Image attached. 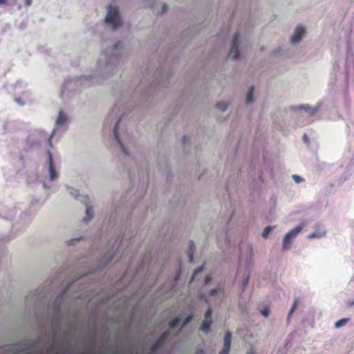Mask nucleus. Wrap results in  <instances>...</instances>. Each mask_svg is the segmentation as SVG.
Instances as JSON below:
<instances>
[{
	"instance_id": "4",
	"label": "nucleus",
	"mask_w": 354,
	"mask_h": 354,
	"mask_svg": "<svg viewBox=\"0 0 354 354\" xmlns=\"http://www.w3.org/2000/svg\"><path fill=\"white\" fill-rule=\"evenodd\" d=\"M65 188L67 194L71 198L80 201L85 205L86 216L84 217L82 222L87 223L93 218L95 214L93 202L87 195L80 194L79 189L68 185H66Z\"/></svg>"
},
{
	"instance_id": "11",
	"label": "nucleus",
	"mask_w": 354,
	"mask_h": 354,
	"mask_svg": "<svg viewBox=\"0 0 354 354\" xmlns=\"http://www.w3.org/2000/svg\"><path fill=\"white\" fill-rule=\"evenodd\" d=\"M322 106V102H319L316 105L311 106L308 104L298 105L293 107L296 111L304 110L309 116H313Z\"/></svg>"
},
{
	"instance_id": "20",
	"label": "nucleus",
	"mask_w": 354,
	"mask_h": 354,
	"mask_svg": "<svg viewBox=\"0 0 354 354\" xmlns=\"http://www.w3.org/2000/svg\"><path fill=\"white\" fill-rule=\"evenodd\" d=\"M254 87H250L246 93L245 102L248 104H250L254 102Z\"/></svg>"
},
{
	"instance_id": "28",
	"label": "nucleus",
	"mask_w": 354,
	"mask_h": 354,
	"mask_svg": "<svg viewBox=\"0 0 354 354\" xmlns=\"http://www.w3.org/2000/svg\"><path fill=\"white\" fill-rule=\"evenodd\" d=\"M216 106L220 110H221L222 111H225L228 107V104L226 103L225 102H220L217 103Z\"/></svg>"
},
{
	"instance_id": "5",
	"label": "nucleus",
	"mask_w": 354,
	"mask_h": 354,
	"mask_svg": "<svg viewBox=\"0 0 354 354\" xmlns=\"http://www.w3.org/2000/svg\"><path fill=\"white\" fill-rule=\"evenodd\" d=\"M172 78V74L170 71H162V69L157 70L151 76L149 73H147L146 77L141 81V84L138 86L136 92H138L145 82H149V84L152 86L153 84H158L161 86L166 87L167 82L169 84L170 80Z\"/></svg>"
},
{
	"instance_id": "1",
	"label": "nucleus",
	"mask_w": 354,
	"mask_h": 354,
	"mask_svg": "<svg viewBox=\"0 0 354 354\" xmlns=\"http://www.w3.org/2000/svg\"><path fill=\"white\" fill-rule=\"evenodd\" d=\"M125 55L122 41H111L110 46L102 50L99 55L94 75H73L65 80L60 93L62 100H66L84 88L110 80L119 72L121 60Z\"/></svg>"
},
{
	"instance_id": "8",
	"label": "nucleus",
	"mask_w": 354,
	"mask_h": 354,
	"mask_svg": "<svg viewBox=\"0 0 354 354\" xmlns=\"http://www.w3.org/2000/svg\"><path fill=\"white\" fill-rule=\"evenodd\" d=\"M68 122V115L63 110L59 111L57 118L55 121V127L53 129L50 137L49 138L48 142L51 146V138L56 136L59 132H63L67 129V123Z\"/></svg>"
},
{
	"instance_id": "46",
	"label": "nucleus",
	"mask_w": 354,
	"mask_h": 354,
	"mask_svg": "<svg viewBox=\"0 0 354 354\" xmlns=\"http://www.w3.org/2000/svg\"><path fill=\"white\" fill-rule=\"evenodd\" d=\"M348 306H354V299L351 301L349 303H348Z\"/></svg>"
},
{
	"instance_id": "23",
	"label": "nucleus",
	"mask_w": 354,
	"mask_h": 354,
	"mask_svg": "<svg viewBox=\"0 0 354 354\" xmlns=\"http://www.w3.org/2000/svg\"><path fill=\"white\" fill-rule=\"evenodd\" d=\"M149 263V259L147 255L145 256V257L142 259V263L140 266L138 270H137V273L142 272L145 268L147 266V265Z\"/></svg>"
},
{
	"instance_id": "26",
	"label": "nucleus",
	"mask_w": 354,
	"mask_h": 354,
	"mask_svg": "<svg viewBox=\"0 0 354 354\" xmlns=\"http://www.w3.org/2000/svg\"><path fill=\"white\" fill-rule=\"evenodd\" d=\"M324 236H325V232H314L308 234V238L310 239H316V238H321Z\"/></svg>"
},
{
	"instance_id": "13",
	"label": "nucleus",
	"mask_w": 354,
	"mask_h": 354,
	"mask_svg": "<svg viewBox=\"0 0 354 354\" xmlns=\"http://www.w3.org/2000/svg\"><path fill=\"white\" fill-rule=\"evenodd\" d=\"M78 292L72 294L71 299H84L86 297L87 292L89 291L87 287L80 283H78Z\"/></svg>"
},
{
	"instance_id": "18",
	"label": "nucleus",
	"mask_w": 354,
	"mask_h": 354,
	"mask_svg": "<svg viewBox=\"0 0 354 354\" xmlns=\"http://www.w3.org/2000/svg\"><path fill=\"white\" fill-rule=\"evenodd\" d=\"M212 323V319H204L200 329L202 332L207 333L209 331Z\"/></svg>"
},
{
	"instance_id": "50",
	"label": "nucleus",
	"mask_w": 354,
	"mask_h": 354,
	"mask_svg": "<svg viewBox=\"0 0 354 354\" xmlns=\"http://www.w3.org/2000/svg\"><path fill=\"white\" fill-rule=\"evenodd\" d=\"M280 50H281L280 49H277L275 53H279V52Z\"/></svg>"
},
{
	"instance_id": "14",
	"label": "nucleus",
	"mask_w": 354,
	"mask_h": 354,
	"mask_svg": "<svg viewBox=\"0 0 354 354\" xmlns=\"http://www.w3.org/2000/svg\"><path fill=\"white\" fill-rule=\"evenodd\" d=\"M304 33L305 30L304 28L300 26L297 27L291 37V42L294 44H299L301 41Z\"/></svg>"
},
{
	"instance_id": "25",
	"label": "nucleus",
	"mask_w": 354,
	"mask_h": 354,
	"mask_svg": "<svg viewBox=\"0 0 354 354\" xmlns=\"http://www.w3.org/2000/svg\"><path fill=\"white\" fill-rule=\"evenodd\" d=\"M83 238L84 237L82 236H75V237L72 238L71 239L68 240L67 243L70 246L75 245L77 242H79L80 241L83 239Z\"/></svg>"
},
{
	"instance_id": "34",
	"label": "nucleus",
	"mask_w": 354,
	"mask_h": 354,
	"mask_svg": "<svg viewBox=\"0 0 354 354\" xmlns=\"http://www.w3.org/2000/svg\"><path fill=\"white\" fill-rule=\"evenodd\" d=\"M261 313L263 316H264L265 317H267L269 316L270 315V310L267 307H265L264 308H263L261 310Z\"/></svg>"
},
{
	"instance_id": "16",
	"label": "nucleus",
	"mask_w": 354,
	"mask_h": 354,
	"mask_svg": "<svg viewBox=\"0 0 354 354\" xmlns=\"http://www.w3.org/2000/svg\"><path fill=\"white\" fill-rule=\"evenodd\" d=\"M169 335V332L163 333L162 335L157 339L154 345L152 346L151 351L153 352H156V350L165 343Z\"/></svg>"
},
{
	"instance_id": "7",
	"label": "nucleus",
	"mask_w": 354,
	"mask_h": 354,
	"mask_svg": "<svg viewBox=\"0 0 354 354\" xmlns=\"http://www.w3.org/2000/svg\"><path fill=\"white\" fill-rule=\"evenodd\" d=\"M48 158L46 160L47 167L46 169V175L48 176V180L50 183L46 181L42 182V186L44 189L47 190H51L52 192H57V189L55 188L51 183H53L59 178V173L56 170L54 164H53V158L51 152L50 151H47Z\"/></svg>"
},
{
	"instance_id": "45",
	"label": "nucleus",
	"mask_w": 354,
	"mask_h": 354,
	"mask_svg": "<svg viewBox=\"0 0 354 354\" xmlns=\"http://www.w3.org/2000/svg\"><path fill=\"white\" fill-rule=\"evenodd\" d=\"M26 1V6H30L32 4V0H25Z\"/></svg>"
},
{
	"instance_id": "17",
	"label": "nucleus",
	"mask_w": 354,
	"mask_h": 354,
	"mask_svg": "<svg viewBox=\"0 0 354 354\" xmlns=\"http://www.w3.org/2000/svg\"><path fill=\"white\" fill-rule=\"evenodd\" d=\"M26 84L23 81H18L15 85V90L17 93L28 94V91L26 90Z\"/></svg>"
},
{
	"instance_id": "35",
	"label": "nucleus",
	"mask_w": 354,
	"mask_h": 354,
	"mask_svg": "<svg viewBox=\"0 0 354 354\" xmlns=\"http://www.w3.org/2000/svg\"><path fill=\"white\" fill-rule=\"evenodd\" d=\"M211 316L212 310L211 308H209L205 313V319H212Z\"/></svg>"
},
{
	"instance_id": "3",
	"label": "nucleus",
	"mask_w": 354,
	"mask_h": 354,
	"mask_svg": "<svg viewBox=\"0 0 354 354\" xmlns=\"http://www.w3.org/2000/svg\"><path fill=\"white\" fill-rule=\"evenodd\" d=\"M132 88L123 94L122 99L112 108L110 113L106 118V125L109 127L113 124V142L115 149L119 151L120 157L122 158V164L130 178H132L133 174L131 170L130 165L131 162L136 163L135 158L129 149V146L133 145L134 141L130 133L127 130L122 129L124 115L130 111L131 105L127 103V97L131 95Z\"/></svg>"
},
{
	"instance_id": "22",
	"label": "nucleus",
	"mask_w": 354,
	"mask_h": 354,
	"mask_svg": "<svg viewBox=\"0 0 354 354\" xmlns=\"http://www.w3.org/2000/svg\"><path fill=\"white\" fill-rule=\"evenodd\" d=\"M349 320H350L349 317L342 318V319L337 321L335 323L334 326L335 328H341V327L344 326Z\"/></svg>"
},
{
	"instance_id": "48",
	"label": "nucleus",
	"mask_w": 354,
	"mask_h": 354,
	"mask_svg": "<svg viewBox=\"0 0 354 354\" xmlns=\"http://www.w3.org/2000/svg\"><path fill=\"white\" fill-rule=\"evenodd\" d=\"M12 216H13L12 214H9L7 216V218H8V219H12Z\"/></svg>"
},
{
	"instance_id": "9",
	"label": "nucleus",
	"mask_w": 354,
	"mask_h": 354,
	"mask_svg": "<svg viewBox=\"0 0 354 354\" xmlns=\"http://www.w3.org/2000/svg\"><path fill=\"white\" fill-rule=\"evenodd\" d=\"M304 224H300L289 231L283 237L282 241V251H287L290 249L293 241L303 229Z\"/></svg>"
},
{
	"instance_id": "12",
	"label": "nucleus",
	"mask_w": 354,
	"mask_h": 354,
	"mask_svg": "<svg viewBox=\"0 0 354 354\" xmlns=\"http://www.w3.org/2000/svg\"><path fill=\"white\" fill-rule=\"evenodd\" d=\"M44 293L43 290H37L30 293L26 297V302H33L34 304H37L39 300L43 298Z\"/></svg>"
},
{
	"instance_id": "30",
	"label": "nucleus",
	"mask_w": 354,
	"mask_h": 354,
	"mask_svg": "<svg viewBox=\"0 0 354 354\" xmlns=\"http://www.w3.org/2000/svg\"><path fill=\"white\" fill-rule=\"evenodd\" d=\"M203 270V267L201 266L197 268H196L194 271L193 276L192 278V281L194 280V277L197 276L198 274L201 273Z\"/></svg>"
},
{
	"instance_id": "43",
	"label": "nucleus",
	"mask_w": 354,
	"mask_h": 354,
	"mask_svg": "<svg viewBox=\"0 0 354 354\" xmlns=\"http://www.w3.org/2000/svg\"><path fill=\"white\" fill-rule=\"evenodd\" d=\"M129 249L127 248L124 252L121 254L122 258H124V257L127 255V252H129Z\"/></svg>"
},
{
	"instance_id": "39",
	"label": "nucleus",
	"mask_w": 354,
	"mask_h": 354,
	"mask_svg": "<svg viewBox=\"0 0 354 354\" xmlns=\"http://www.w3.org/2000/svg\"><path fill=\"white\" fill-rule=\"evenodd\" d=\"M218 290L216 288H214L209 291L210 296H214L217 294Z\"/></svg>"
},
{
	"instance_id": "31",
	"label": "nucleus",
	"mask_w": 354,
	"mask_h": 354,
	"mask_svg": "<svg viewBox=\"0 0 354 354\" xmlns=\"http://www.w3.org/2000/svg\"><path fill=\"white\" fill-rule=\"evenodd\" d=\"M193 319V316L192 315H188L187 317H186V318L185 319L183 324H182V326L181 328H183L185 327L187 324H188Z\"/></svg>"
},
{
	"instance_id": "10",
	"label": "nucleus",
	"mask_w": 354,
	"mask_h": 354,
	"mask_svg": "<svg viewBox=\"0 0 354 354\" xmlns=\"http://www.w3.org/2000/svg\"><path fill=\"white\" fill-rule=\"evenodd\" d=\"M241 44L240 35L238 32H236L234 35L233 39L232 41V46L228 54V58H231L233 60H235L240 57L241 52L239 50V46Z\"/></svg>"
},
{
	"instance_id": "33",
	"label": "nucleus",
	"mask_w": 354,
	"mask_h": 354,
	"mask_svg": "<svg viewBox=\"0 0 354 354\" xmlns=\"http://www.w3.org/2000/svg\"><path fill=\"white\" fill-rule=\"evenodd\" d=\"M14 100L20 106H24L26 104V101L23 100L21 97H15Z\"/></svg>"
},
{
	"instance_id": "47",
	"label": "nucleus",
	"mask_w": 354,
	"mask_h": 354,
	"mask_svg": "<svg viewBox=\"0 0 354 354\" xmlns=\"http://www.w3.org/2000/svg\"><path fill=\"white\" fill-rule=\"evenodd\" d=\"M6 3V0H0V6Z\"/></svg>"
},
{
	"instance_id": "49",
	"label": "nucleus",
	"mask_w": 354,
	"mask_h": 354,
	"mask_svg": "<svg viewBox=\"0 0 354 354\" xmlns=\"http://www.w3.org/2000/svg\"><path fill=\"white\" fill-rule=\"evenodd\" d=\"M105 46V42L102 41V48H104Z\"/></svg>"
},
{
	"instance_id": "29",
	"label": "nucleus",
	"mask_w": 354,
	"mask_h": 354,
	"mask_svg": "<svg viewBox=\"0 0 354 354\" xmlns=\"http://www.w3.org/2000/svg\"><path fill=\"white\" fill-rule=\"evenodd\" d=\"M272 227L270 226H268L266 227L263 231V233H262V236L263 238H267L268 235L269 234V233L272 231Z\"/></svg>"
},
{
	"instance_id": "42",
	"label": "nucleus",
	"mask_w": 354,
	"mask_h": 354,
	"mask_svg": "<svg viewBox=\"0 0 354 354\" xmlns=\"http://www.w3.org/2000/svg\"><path fill=\"white\" fill-rule=\"evenodd\" d=\"M212 280V278L210 276H207L205 279V283L208 284Z\"/></svg>"
},
{
	"instance_id": "24",
	"label": "nucleus",
	"mask_w": 354,
	"mask_h": 354,
	"mask_svg": "<svg viewBox=\"0 0 354 354\" xmlns=\"http://www.w3.org/2000/svg\"><path fill=\"white\" fill-rule=\"evenodd\" d=\"M180 317H176V318L173 319L169 323V328L171 329H174V328H176L178 326V324H180Z\"/></svg>"
},
{
	"instance_id": "15",
	"label": "nucleus",
	"mask_w": 354,
	"mask_h": 354,
	"mask_svg": "<svg viewBox=\"0 0 354 354\" xmlns=\"http://www.w3.org/2000/svg\"><path fill=\"white\" fill-rule=\"evenodd\" d=\"M232 334L230 332H227L224 336V345L223 350L219 354H229L230 346H231Z\"/></svg>"
},
{
	"instance_id": "19",
	"label": "nucleus",
	"mask_w": 354,
	"mask_h": 354,
	"mask_svg": "<svg viewBox=\"0 0 354 354\" xmlns=\"http://www.w3.org/2000/svg\"><path fill=\"white\" fill-rule=\"evenodd\" d=\"M194 251H195L194 243L192 241H189V248H188V251H187V256H188L189 262H192L193 261Z\"/></svg>"
},
{
	"instance_id": "36",
	"label": "nucleus",
	"mask_w": 354,
	"mask_h": 354,
	"mask_svg": "<svg viewBox=\"0 0 354 354\" xmlns=\"http://www.w3.org/2000/svg\"><path fill=\"white\" fill-rule=\"evenodd\" d=\"M181 143L184 146L186 145L187 144L189 143V138L186 136H184L181 139Z\"/></svg>"
},
{
	"instance_id": "40",
	"label": "nucleus",
	"mask_w": 354,
	"mask_h": 354,
	"mask_svg": "<svg viewBox=\"0 0 354 354\" xmlns=\"http://www.w3.org/2000/svg\"><path fill=\"white\" fill-rule=\"evenodd\" d=\"M195 354H205V351L203 348H198L196 351Z\"/></svg>"
},
{
	"instance_id": "41",
	"label": "nucleus",
	"mask_w": 354,
	"mask_h": 354,
	"mask_svg": "<svg viewBox=\"0 0 354 354\" xmlns=\"http://www.w3.org/2000/svg\"><path fill=\"white\" fill-rule=\"evenodd\" d=\"M246 354H257L254 349L253 348H250Z\"/></svg>"
},
{
	"instance_id": "21",
	"label": "nucleus",
	"mask_w": 354,
	"mask_h": 354,
	"mask_svg": "<svg viewBox=\"0 0 354 354\" xmlns=\"http://www.w3.org/2000/svg\"><path fill=\"white\" fill-rule=\"evenodd\" d=\"M30 214L28 212H24L20 214L19 216V223L21 225L26 224V221H28L30 219Z\"/></svg>"
},
{
	"instance_id": "44",
	"label": "nucleus",
	"mask_w": 354,
	"mask_h": 354,
	"mask_svg": "<svg viewBox=\"0 0 354 354\" xmlns=\"http://www.w3.org/2000/svg\"><path fill=\"white\" fill-rule=\"evenodd\" d=\"M302 140L307 142L308 141V136L306 134H304L303 136H302Z\"/></svg>"
},
{
	"instance_id": "2",
	"label": "nucleus",
	"mask_w": 354,
	"mask_h": 354,
	"mask_svg": "<svg viewBox=\"0 0 354 354\" xmlns=\"http://www.w3.org/2000/svg\"><path fill=\"white\" fill-rule=\"evenodd\" d=\"M129 194L127 193L122 196L121 201L119 202L118 207H114L108 218L107 230L109 235H112L111 239L109 240V245L111 248L104 253V256L97 260L95 267L87 270L83 274L77 277L73 281H71L66 287L62 290L57 297L53 301L50 308L52 314L57 321L62 318L61 306L64 301L67 299L68 292L76 287L75 283L80 280L83 277L93 272L102 271L104 267L109 264L112 260L115 259L120 254L119 248L121 243L122 239L124 236L122 228L120 225L118 226L116 218L118 217V213L120 212V206L123 203L126 202L127 198Z\"/></svg>"
},
{
	"instance_id": "38",
	"label": "nucleus",
	"mask_w": 354,
	"mask_h": 354,
	"mask_svg": "<svg viewBox=\"0 0 354 354\" xmlns=\"http://www.w3.org/2000/svg\"><path fill=\"white\" fill-rule=\"evenodd\" d=\"M167 9H168V6H167V5L166 3H164V4L162 5V10H161L160 14H161V15L164 14V13L167 10Z\"/></svg>"
},
{
	"instance_id": "6",
	"label": "nucleus",
	"mask_w": 354,
	"mask_h": 354,
	"mask_svg": "<svg viewBox=\"0 0 354 354\" xmlns=\"http://www.w3.org/2000/svg\"><path fill=\"white\" fill-rule=\"evenodd\" d=\"M104 22L106 26L113 30L123 26L124 22L121 14L116 6L111 5L107 6Z\"/></svg>"
},
{
	"instance_id": "37",
	"label": "nucleus",
	"mask_w": 354,
	"mask_h": 354,
	"mask_svg": "<svg viewBox=\"0 0 354 354\" xmlns=\"http://www.w3.org/2000/svg\"><path fill=\"white\" fill-rule=\"evenodd\" d=\"M249 281V277H247L245 279H244L242 281L241 286L243 290L247 286Z\"/></svg>"
},
{
	"instance_id": "27",
	"label": "nucleus",
	"mask_w": 354,
	"mask_h": 354,
	"mask_svg": "<svg viewBox=\"0 0 354 354\" xmlns=\"http://www.w3.org/2000/svg\"><path fill=\"white\" fill-rule=\"evenodd\" d=\"M299 301V299L298 298H296L295 299V301H294V304L292 306V308H290V311H289V313H288V322L289 321L290 319V317L291 316V315L294 313V311L295 310L296 308H297V306L298 304Z\"/></svg>"
},
{
	"instance_id": "32",
	"label": "nucleus",
	"mask_w": 354,
	"mask_h": 354,
	"mask_svg": "<svg viewBox=\"0 0 354 354\" xmlns=\"http://www.w3.org/2000/svg\"><path fill=\"white\" fill-rule=\"evenodd\" d=\"M292 177L296 183H300L304 181V178L298 175L294 174V175H292Z\"/></svg>"
}]
</instances>
